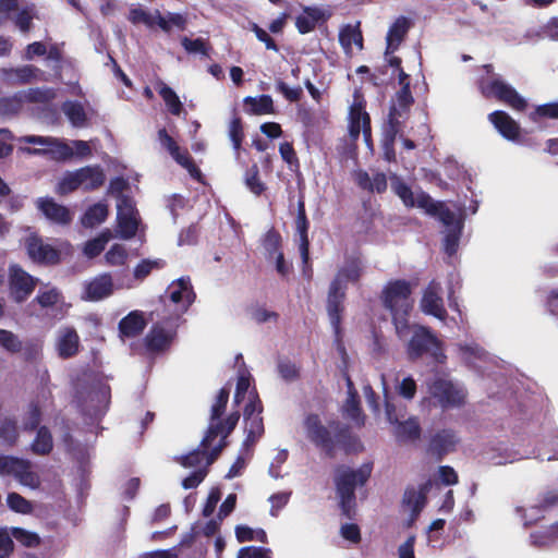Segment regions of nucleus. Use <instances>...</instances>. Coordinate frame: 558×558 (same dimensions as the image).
Returning a JSON list of instances; mask_svg holds the SVG:
<instances>
[{"label": "nucleus", "instance_id": "obj_33", "mask_svg": "<svg viewBox=\"0 0 558 558\" xmlns=\"http://www.w3.org/2000/svg\"><path fill=\"white\" fill-rule=\"evenodd\" d=\"M53 448L52 435L47 426L37 429L36 437L32 444V450L39 456L49 454Z\"/></svg>", "mask_w": 558, "mask_h": 558}, {"label": "nucleus", "instance_id": "obj_21", "mask_svg": "<svg viewBox=\"0 0 558 558\" xmlns=\"http://www.w3.org/2000/svg\"><path fill=\"white\" fill-rule=\"evenodd\" d=\"M459 438L452 429H441L435 433L427 447V452L430 453L437 461H441L445 456L456 450Z\"/></svg>", "mask_w": 558, "mask_h": 558}, {"label": "nucleus", "instance_id": "obj_44", "mask_svg": "<svg viewBox=\"0 0 558 558\" xmlns=\"http://www.w3.org/2000/svg\"><path fill=\"white\" fill-rule=\"evenodd\" d=\"M339 41L344 49H350L353 44L356 45L360 49H362V32L357 27L347 25L339 34Z\"/></svg>", "mask_w": 558, "mask_h": 558}, {"label": "nucleus", "instance_id": "obj_37", "mask_svg": "<svg viewBox=\"0 0 558 558\" xmlns=\"http://www.w3.org/2000/svg\"><path fill=\"white\" fill-rule=\"evenodd\" d=\"M61 109L74 126L80 128L85 124L86 113L81 102L68 100L62 104Z\"/></svg>", "mask_w": 558, "mask_h": 558}, {"label": "nucleus", "instance_id": "obj_60", "mask_svg": "<svg viewBox=\"0 0 558 558\" xmlns=\"http://www.w3.org/2000/svg\"><path fill=\"white\" fill-rule=\"evenodd\" d=\"M23 465V459L11 457V456H0V474L1 475H15L19 471V466Z\"/></svg>", "mask_w": 558, "mask_h": 558}, {"label": "nucleus", "instance_id": "obj_59", "mask_svg": "<svg viewBox=\"0 0 558 558\" xmlns=\"http://www.w3.org/2000/svg\"><path fill=\"white\" fill-rule=\"evenodd\" d=\"M396 98L398 105L396 107L400 110V112H408L410 110V107L414 104V98L411 93V86L404 84V86L397 92Z\"/></svg>", "mask_w": 558, "mask_h": 558}, {"label": "nucleus", "instance_id": "obj_23", "mask_svg": "<svg viewBox=\"0 0 558 558\" xmlns=\"http://www.w3.org/2000/svg\"><path fill=\"white\" fill-rule=\"evenodd\" d=\"M175 330L166 329L159 323L154 324L144 338L145 348L150 353H159L170 348Z\"/></svg>", "mask_w": 558, "mask_h": 558}, {"label": "nucleus", "instance_id": "obj_52", "mask_svg": "<svg viewBox=\"0 0 558 558\" xmlns=\"http://www.w3.org/2000/svg\"><path fill=\"white\" fill-rule=\"evenodd\" d=\"M0 345L10 353H19L22 350V341L7 329L0 328Z\"/></svg>", "mask_w": 558, "mask_h": 558}, {"label": "nucleus", "instance_id": "obj_5", "mask_svg": "<svg viewBox=\"0 0 558 558\" xmlns=\"http://www.w3.org/2000/svg\"><path fill=\"white\" fill-rule=\"evenodd\" d=\"M413 284L405 279L388 281L381 290L380 301L392 319L397 336L402 339L410 331L409 318L414 307Z\"/></svg>", "mask_w": 558, "mask_h": 558}, {"label": "nucleus", "instance_id": "obj_50", "mask_svg": "<svg viewBox=\"0 0 558 558\" xmlns=\"http://www.w3.org/2000/svg\"><path fill=\"white\" fill-rule=\"evenodd\" d=\"M12 536L25 547L34 548L40 545V537L35 532H29L23 527H12Z\"/></svg>", "mask_w": 558, "mask_h": 558}, {"label": "nucleus", "instance_id": "obj_38", "mask_svg": "<svg viewBox=\"0 0 558 558\" xmlns=\"http://www.w3.org/2000/svg\"><path fill=\"white\" fill-rule=\"evenodd\" d=\"M158 93L172 116H180L184 111L183 104L170 86L162 84Z\"/></svg>", "mask_w": 558, "mask_h": 558}, {"label": "nucleus", "instance_id": "obj_25", "mask_svg": "<svg viewBox=\"0 0 558 558\" xmlns=\"http://www.w3.org/2000/svg\"><path fill=\"white\" fill-rule=\"evenodd\" d=\"M421 310L426 315H432L440 320H445L447 318L448 314L444 306V300L439 295L436 287L432 283L423 292Z\"/></svg>", "mask_w": 558, "mask_h": 558}, {"label": "nucleus", "instance_id": "obj_17", "mask_svg": "<svg viewBox=\"0 0 558 558\" xmlns=\"http://www.w3.org/2000/svg\"><path fill=\"white\" fill-rule=\"evenodd\" d=\"M230 396V388L222 387L215 399V402L211 405L210 409V417H209V424L205 432V435L203 439L201 440V446L203 448H209L213 444V441L218 437L219 432L221 429V423H223V420H221V416L226 412V408L229 401Z\"/></svg>", "mask_w": 558, "mask_h": 558}, {"label": "nucleus", "instance_id": "obj_63", "mask_svg": "<svg viewBox=\"0 0 558 558\" xmlns=\"http://www.w3.org/2000/svg\"><path fill=\"white\" fill-rule=\"evenodd\" d=\"M238 558H271V549L257 546L242 547Z\"/></svg>", "mask_w": 558, "mask_h": 558}, {"label": "nucleus", "instance_id": "obj_30", "mask_svg": "<svg viewBox=\"0 0 558 558\" xmlns=\"http://www.w3.org/2000/svg\"><path fill=\"white\" fill-rule=\"evenodd\" d=\"M243 102L248 107L246 111L254 116L271 114L275 112L274 100L271 96L266 94L258 97L247 96Z\"/></svg>", "mask_w": 558, "mask_h": 558}, {"label": "nucleus", "instance_id": "obj_56", "mask_svg": "<svg viewBox=\"0 0 558 558\" xmlns=\"http://www.w3.org/2000/svg\"><path fill=\"white\" fill-rule=\"evenodd\" d=\"M206 449L207 448H203L199 445L198 448L192 450L187 454L180 456V457L175 458V461H178L183 468L197 466L198 464H201V462L205 458Z\"/></svg>", "mask_w": 558, "mask_h": 558}, {"label": "nucleus", "instance_id": "obj_28", "mask_svg": "<svg viewBox=\"0 0 558 558\" xmlns=\"http://www.w3.org/2000/svg\"><path fill=\"white\" fill-rule=\"evenodd\" d=\"M146 325L143 313L133 311L120 320L119 330L122 336L132 338L142 333Z\"/></svg>", "mask_w": 558, "mask_h": 558}, {"label": "nucleus", "instance_id": "obj_42", "mask_svg": "<svg viewBox=\"0 0 558 558\" xmlns=\"http://www.w3.org/2000/svg\"><path fill=\"white\" fill-rule=\"evenodd\" d=\"M105 220V203L90 206L82 216L81 223L85 228H94Z\"/></svg>", "mask_w": 558, "mask_h": 558}, {"label": "nucleus", "instance_id": "obj_62", "mask_svg": "<svg viewBox=\"0 0 558 558\" xmlns=\"http://www.w3.org/2000/svg\"><path fill=\"white\" fill-rule=\"evenodd\" d=\"M344 411L348 416L354 421H357L362 416V409L360 402V396L350 393L344 403Z\"/></svg>", "mask_w": 558, "mask_h": 558}, {"label": "nucleus", "instance_id": "obj_14", "mask_svg": "<svg viewBox=\"0 0 558 558\" xmlns=\"http://www.w3.org/2000/svg\"><path fill=\"white\" fill-rule=\"evenodd\" d=\"M9 293L11 299L21 304L25 302L35 291L38 279L33 277L19 264L9 266Z\"/></svg>", "mask_w": 558, "mask_h": 558}, {"label": "nucleus", "instance_id": "obj_18", "mask_svg": "<svg viewBox=\"0 0 558 558\" xmlns=\"http://www.w3.org/2000/svg\"><path fill=\"white\" fill-rule=\"evenodd\" d=\"M26 251L29 258L40 265H57L61 260L60 251L45 243L44 240L36 234L27 238Z\"/></svg>", "mask_w": 558, "mask_h": 558}, {"label": "nucleus", "instance_id": "obj_31", "mask_svg": "<svg viewBox=\"0 0 558 558\" xmlns=\"http://www.w3.org/2000/svg\"><path fill=\"white\" fill-rule=\"evenodd\" d=\"M83 170L68 171L58 182L56 193L64 196L82 187Z\"/></svg>", "mask_w": 558, "mask_h": 558}, {"label": "nucleus", "instance_id": "obj_57", "mask_svg": "<svg viewBox=\"0 0 558 558\" xmlns=\"http://www.w3.org/2000/svg\"><path fill=\"white\" fill-rule=\"evenodd\" d=\"M533 119H558V101L547 102L543 105H538L535 107L533 111Z\"/></svg>", "mask_w": 558, "mask_h": 558}, {"label": "nucleus", "instance_id": "obj_9", "mask_svg": "<svg viewBox=\"0 0 558 558\" xmlns=\"http://www.w3.org/2000/svg\"><path fill=\"white\" fill-rule=\"evenodd\" d=\"M21 142L33 145H41L45 148H24L29 155L48 156L54 161H68L74 158V149L62 140L51 136L26 135L20 138Z\"/></svg>", "mask_w": 558, "mask_h": 558}, {"label": "nucleus", "instance_id": "obj_7", "mask_svg": "<svg viewBox=\"0 0 558 558\" xmlns=\"http://www.w3.org/2000/svg\"><path fill=\"white\" fill-rule=\"evenodd\" d=\"M483 69L488 76H481L476 81V86L484 98L495 99L517 111L526 109L527 101L514 87L505 82L499 75L494 74L493 64H484Z\"/></svg>", "mask_w": 558, "mask_h": 558}, {"label": "nucleus", "instance_id": "obj_45", "mask_svg": "<svg viewBox=\"0 0 558 558\" xmlns=\"http://www.w3.org/2000/svg\"><path fill=\"white\" fill-rule=\"evenodd\" d=\"M157 24L163 32H170L172 26L180 31L186 28L187 20L181 13H168L166 16L158 14Z\"/></svg>", "mask_w": 558, "mask_h": 558}, {"label": "nucleus", "instance_id": "obj_22", "mask_svg": "<svg viewBox=\"0 0 558 558\" xmlns=\"http://www.w3.org/2000/svg\"><path fill=\"white\" fill-rule=\"evenodd\" d=\"M130 518V507L121 506L117 509V518L110 527L108 535V546L111 551H118L125 548L126 544V524Z\"/></svg>", "mask_w": 558, "mask_h": 558}, {"label": "nucleus", "instance_id": "obj_54", "mask_svg": "<svg viewBox=\"0 0 558 558\" xmlns=\"http://www.w3.org/2000/svg\"><path fill=\"white\" fill-rule=\"evenodd\" d=\"M277 369L281 378L286 381H294L300 378V368L288 359L280 360Z\"/></svg>", "mask_w": 558, "mask_h": 558}, {"label": "nucleus", "instance_id": "obj_11", "mask_svg": "<svg viewBox=\"0 0 558 558\" xmlns=\"http://www.w3.org/2000/svg\"><path fill=\"white\" fill-rule=\"evenodd\" d=\"M128 258L129 254L123 244L116 243L107 251V265L119 267L117 274L107 272V296L113 287H131Z\"/></svg>", "mask_w": 558, "mask_h": 558}, {"label": "nucleus", "instance_id": "obj_39", "mask_svg": "<svg viewBox=\"0 0 558 558\" xmlns=\"http://www.w3.org/2000/svg\"><path fill=\"white\" fill-rule=\"evenodd\" d=\"M396 435L398 439L403 441L416 440L421 436V426L415 418H409L404 422L398 423L396 427Z\"/></svg>", "mask_w": 558, "mask_h": 558}, {"label": "nucleus", "instance_id": "obj_46", "mask_svg": "<svg viewBox=\"0 0 558 558\" xmlns=\"http://www.w3.org/2000/svg\"><path fill=\"white\" fill-rule=\"evenodd\" d=\"M556 506H558V489L547 488L537 495L533 508L537 511H546Z\"/></svg>", "mask_w": 558, "mask_h": 558}, {"label": "nucleus", "instance_id": "obj_40", "mask_svg": "<svg viewBox=\"0 0 558 558\" xmlns=\"http://www.w3.org/2000/svg\"><path fill=\"white\" fill-rule=\"evenodd\" d=\"M246 421V437L243 441V446H253L264 434V422L260 415H256L251 420Z\"/></svg>", "mask_w": 558, "mask_h": 558}, {"label": "nucleus", "instance_id": "obj_4", "mask_svg": "<svg viewBox=\"0 0 558 558\" xmlns=\"http://www.w3.org/2000/svg\"><path fill=\"white\" fill-rule=\"evenodd\" d=\"M107 196L116 201V236L130 240L133 239L142 221L136 202L132 196V187L128 179L116 177L110 180L107 187Z\"/></svg>", "mask_w": 558, "mask_h": 558}, {"label": "nucleus", "instance_id": "obj_19", "mask_svg": "<svg viewBox=\"0 0 558 558\" xmlns=\"http://www.w3.org/2000/svg\"><path fill=\"white\" fill-rule=\"evenodd\" d=\"M36 207L53 225L66 227L73 221V213L70 208L57 203L52 197L37 198Z\"/></svg>", "mask_w": 558, "mask_h": 558}, {"label": "nucleus", "instance_id": "obj_29", "mask_svg": "<svg viewBox=\"0 0 558 558\" xmlns=\"http://www.w3.org/2000/svg\"><path fill=\"white\" fill-rule=\"evenodd\" d=\"M428 490V484H424L417 490L413 486L405 488L402 504L412 510V517H417L426 504V493Z\"/></svg>", "mask_w": 558, "mask_h": 558}, {"label": "nucleus", "instance_id": "obj_64", "mask_svg": "<svg viewBox=\"0 0 558 558\" xmlns=\"http://www.w3.org/2000/svg\"><path fill=\"white\" fill-rule=\"evenodd\" d=\"M19 471L15 476L20 480L22 484L25 485H35L37 482V475L31 470V464L27 460H23V465L19 466Z\"/></svg>", "mask_w": 558, "mask_h": 558}, {"label": "nucleus", "instance_id": "obj_24", "mask_svg": "<svg viewBox=\"0 0 558 558\" xmlns=\"http://www.w3.org/2000/svg\"><path fill=\"white\" fill-rule=\"evenodd\" d=\"M80 336L73 327H65L60 330L56 344L60 359L69 360L74 357L80 352Z\"/></svg>", "mask_w": 558, "mask_h": 558}, {"label": "nucleus", "instance_id": "obj_61", "mask_svg": "<svg viewBox=\"0 0 558 558\" xmlns=\"http://www.w3.org/2000/svg\"><path fill=\"white\" fill-rule=\"evenodd\" d=\"M277 92L281 93L290 102H296L301 99L303 90L300 86L291 88L282 80L276 82Z\"/></svg>", "mask_w": 558, "mask_h": 558}, {"label": "nucleus", "instance_id": "obj_26", "mask_svg": "<svg viewBox=\"0 0 558 558\" xmlns=\"http://www.w3.org/2000/svg\"><path fill=\"white\" fill-rule=\"evenodd\" d=\"M489 122L508 141H517L520 125L506 111L496 110L488 114Z\"/></svg>", "mask_w": 558, "mask_h": 558}, {"label": "nucleus", "instance_id": "obj_48", "mask_svg": "<svg viewBox=\"0 0 558 558\" xmlns=\"http://www.w3.org/2000/svg\"><path fill=\"white\" fill-rule=\"evenodd\" d=\"M240 416L239 411H233L223 420V423H221V429L218 435L221 436V439L217 446H221L222 450L228 446L227 438L236 427Z\"/></svg>", "mask_w": 558, "mask_h": 558}, {"label": "nucleus", "instance_id": "obj_16", "mask_svg": "<svg viewBox=\"0 0 558 558\" xmlns=\"http://www.w3.org/2000/svg\"><path fill=\"white\" fill-rule=\"evenodd\" d=\"M365 100L357 93L354 94V102L349 111V135L353 141L359 140L361 133L367 145L372 143L371 117L365 111Z\"/></svg>", "mask_w": 558, "mask_h": 558}, {"label": "nucleus", "instance_id": "obj_2", "mask_svg": "<svg viewBox=\"0 0 558 558\" xmlns=\"http://www.w3.org/2000/svg\"><path fill=\"white\" fill-rule=\"evenodd\" d=\"M304 426L310 441L323 450L328 458L336 457V446L347 454L363 450L362 442L352 434L350 426L338 420H331L325 426L318 414L311 413L305 417Z\"/></svg>", "mask_w": 558, "mask_h": 558}, {"label": "nucleus", "instance_id": "obj_34", "mask_svg": "<svg viewBox=\"0 0 558 558\" xmlns=\"http://www.w3.org/2000/svg\"><path fill=\"white\" fill-rule=\"evenodd\" d=\"M401 116L402 113L396 105L390 107L388 119L384 128V138L388 140L390 143L396 142L397 136L402 130V122L399 119Z\"/></svg>", "mask_w": 558, "mask_h": 558}, {"label": "nucleus", "instance_id": "obj_36", "mask_svg": "<svg viewBox=\"0 0 558 558\" xmlns=\"http://www.w3.org/2000/svg\"><path fill=\"white\" fill-rule=\"evenodd\" d=\"M167 265L162 258H144L134 268L133 277L137 281L146 279L154 270H160Z\"/></svg>", "mask_w": 558, "mask_h": 558}, {"label": "nucleus", "instance_id": "obj_49", "mask_svg": "<svg viewBox=\"0 0 558 558\" xmlns=\"http://www.w3.org/2000/svg\"><path fill=\"white\" fill-rule=\"evenodd\" d=\"M229 137L236 156L240 155L242 142L244 140L243 122L240 117H234L229 125Z\"/></svg>", "mask_w": 558, "mask_h": 558}, {"label": "nucleus", "instance_id": "obj_55", "mask_svg": "<svg viewBox=\"0 0 558 558\" xmlns=\"http://www.w3.org/2000/svg\"><path fill=\"white\" fill-rule=\"evenodd\" d=\"M34 17V7H25L15 16L14 23L22 33H28L33 26Z\"/></svg>", "mask_w": 558, "mask_h": 558}, {"label": "nucleus", "instance_id": "obj_10", "mask_svg": "<svg viewBox=\"0 0 558 558\" xmlns=\"http://www.w3.org/2000/svg\"><path fill=\"white\" fill-rule=\"evenodd\" d=\"M428 391L442 409L460 408L465 404V390L449 379L435 378L428 385Z\"/></svg>", "mask_w": 558, "mask_h": 558}, {"label": "nucleus", "instance_id": "obj_3", "mask_svg": "<svg viewBox=\"0 0 558 558\" xmlns=\"http://www.w3.org/2000/svg\"><path fill=\"white\" fill-rule=\"evenodd\" d=\"M363 275V265L359 257L348 259L336 274L330 282L327 294V313L333 329L335 339L338 343L342 341V314L347 296V281L357 282Z\"/></svg>", "mask_w": 558, "mask_h": 558}, {"label": "nucleus", "instance_id": "obj_27", "mask_svg": "<svg viewBox=\"0 0 558 558\" xmlns=\"http://www.w3.org/2000/svg\"><path fill=\"white\" fill-rule=\"evenodd\" d=\"M411 26L409 19L405 16L398 17L392 25L389 27L386 41V50L385 54H392L396 50H398L400 44L403 41L407 33Z\"/></svg>", "mask_w": 558, "mask_h": 558}, {"label": "nucleus", "instance_id": "obj_6", "mask_svg": "<svg viewBox=\"0 0 558 558\" xmlns=\"http://www.w3.org/2000/svg\"><path fill=\"white\" fill-rule=\"evenodd\" d=\"M391 187L405 207L412 208L417 206L424 209L427 215L437 217L445 226L449 227L453 225L456 219L454 214L445 203L434 201L430 195L424 191H420L415 198L412 189L398 177H393Z\"/></svg>", "mask_w": 558, "mask_h": 558}, {"label": "nucleus", "instance_id": "obj_15", "mask_svg": "<svg viewBox=\"0 0 558 558\" xmlns=\"http://www.w3.org/2000/svg\"><path fill=\"white\" fill-rule=\"evenodd\" d=\"M372 469V463H364L357 470L339 466V473L335 478L337 494L344 495L347 498L355 496V488L363 486L368 481Z\"/></svg>", "mask_w": 558, "mask_h": 558}, {"label": "nucleus", "instance_id": "obj_47", "mask_svg": "<svg viewBox=\"0 0 558 558\" xmlns=\"http://www.w3.org/2000/svg\"><path fill=\"white\" fill-rule=\"evenodd\" d=\"M17 423L14 418L7 417L0 425V439L8 446H14L19 440Z\"/></svg>", "mask_w": 558, "mask_h": 558}, {"label": "nucleus", "instance_id": "obj_13", "mask_svg": "<svg viewBox=\"0 0 558 558\" xmlns=\"http://www.w3.org/2000/svg\"><path fill=\"white\" fill-rule=\"evenodd\" d=\"M165 296L175 306L174 316L166 317V320L179 319L196 299L190 277H181L172 281L167 288Z\"/></svg>", "mask_w": 558, "mask_h": 558}, {"label": "nucleus", "instance_id": "obj_12", "mask_svg": "<svg viewBox=\"0 0 558 558\" xmlns=\"http://www.w3.org/2000/svg\"><path fill=\"white\" fill-rule=\"evenodd\" d=\"M157 138L161 147L168 151V154L178 165H180L189 172L191 178L202 182L203 173L194 162L187 148L180 147L178 142L167 132L166 128L158 130Z\"/></svg>", "mask_w": 558, "mask_h": 558}, {"label": "nucleus", "instance_id": "obj_20", "mask_svg": "<svg viewBox=\"0 0 558 558\" xmlns=\"http://www.w3.org/2000/svg\"><path fill=\"white\" fill-rule=\"evenodd\" d=\"M295 233L299 235V250L304 265L310 263V220L306 215L304 196H300L296 205V216L294 219Z\"/></svg>", "mask_w": 558, "mask_h": 558}, {"label": "nucleus", "instance_id": "obj_43", "mask_svg": "<svg viewBox=\"0 0 558 558\" xmlns=\"http://www.w3.org/2000/svg\"><path fill=\"white\" fill-rule=\"evenodd\" d=\"M41 422V410L38 402H31L27 412L23 418L22 428L25 432L32 433L37 430Z\"/></svg>", "mask_w": 558, "mask_h": 558}, {"label": "nucleus", "instance_id": "obj_58", "mask_svg": "<svg viewBox=\"0 0 558 558\" xmlns=\"http://www.w3.org/2000/svg\"><path fill=\"white\" fill-rule=\"evenodd\" d=\"M105 250V231L100 232L95 239L88 240L83 248L84 254L94 258Z\"/></svg>", "mask_w": 558, "mask_h": 558}, {"label": "nucleus", "instance_id": "obj_41", "mask_svg": "<svg viewBox=\"0 0 558 558\" xmlns=\"http://www.w3.org/2000/svg\"><path fill=\"white\" fill-rule=\"evenodd\" d=\"M244 183L255 195L260 196L266 191V184L260 180L259 169L256 163L252 165L245 172Z\"/></svg>", "mask_w": 558, "mask_h": 558}, {"label": "nucleus", "instance_id": "obj_8", "mask_svg": "<svg viewBox=\"0 0 558 558\" xmlns=\"http://www.w3.org/2000/svg\"><path fill=\"white\" fill-rule=\"evenodd\" d=\"M407 355L412 362L430 356L436 363H445L447 356L444 352V343L427 326L416 325L412 337L407 344Z\"/></svg>", "mask_w": 558, "mask_h": 558}, {"label": "nucleus", "instance_id": "obj_53", "mask_svg": "<svg viewBox=\"0 0 558 558\" xmlns=\"http://www.w3.org/2000/svg\"><path fill=\"white\" fill-rule=\"evenodd\" d=\"M7 502L9 508L17 513L27 514L33 510L31 501L17 493H10Z\"/></svg>", "mask_w": 558, "mask_h": 558}, {"label": "nucleus", "instance_id": "obj_51", "mask_svg": "<svg viewBox=\"0 0 558 558\" xmlns=\"http://www.w3.org/2000/svg\"><path fill=\"white\" fill-rule=\"evenodd\" d=\"M105 298V276L96 278L85 286L84 300L99 301Z\"/></svg>", "mask_w": 558, "mask_h": 558}, {"label": "nucleus", "instance_id": "obj_35", "mask_svg": "<svg viewBox=\"0 0 558 558\" xmlns=\"http://www.w3.org/2000/svg\"><path fill=\"white\" fill-rule=\"evenodd\" d=\"M322 17V12L316 8H306L304 14L299 15L295 21V26L301 34H307L315 29L318 21Z\"/></svg>", "mask_w": 558, "mask_h": 558}, {"label": "nucleus", "instance_id": "obj_32", "mask_svg": "<svg viewBox=\"0 0 558 558\" xmlns=\"http://www.w3.org/2000/svg\"><path fill=\"white\" fill-rule=\"evenodd\" d=\"M78 170H83L82 178V189L84 191H94L100 187L105 182V174L99 167H90L86 166L80 168Z\"/></svg>", "mask_w": 558, "mask_h": 558}, {"label": "nucleus", "instance_id": "obj_1", "mask_svg": "<svg viewBox=\"0 0 558 558\" xmlns=\"http://www.w3.org/2000/svg\"><path fill=\"white\" fill-rule=\"evenodd\" d=\"M304 426L310 441L323 450L328 458L336 457V446L347 454L363 450L362 442L352 434L350 426L338 420H331L325 426L318 414L311 413L305 417Z\"/></svg>", "mask_w": 558, "mask_h": 558}]
</instances>
